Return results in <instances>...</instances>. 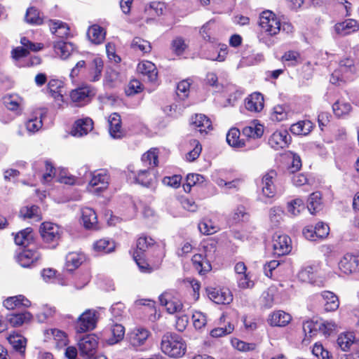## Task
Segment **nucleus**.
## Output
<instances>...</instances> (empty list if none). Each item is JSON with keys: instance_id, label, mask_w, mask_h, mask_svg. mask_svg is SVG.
<instances>
[{"instance_id": "nucleus-37", "label": "nucleus", "mask_w": 359, "mask_h": 359, "mask_svg": "<svg viewBox=\"0 0 359 359\" xmlns=\"http://www.w3.org/2000/svg\"><path fill=\"white\" fill-rule=\"evenodd\" d=\"M321 194L320 192L312 193L309 199L307 208L311 214L314 215L321 208Z\"/></svg>"}, {"instance_id": "nucleus-61", "label": "nucleus", "mask_w": 359, "mask_h": 359, "mask_svg": "<svg viewBox=\"0 0 359 359\" xmlns=\"http://www.w3.org/2000/svg\"><path fill=\"white\" fill-rule=\"evenodd\" d=\"M234 326L229 323L224 327H217L211 330L210 335L212 337H221L233 332Z\"/></svg>"}, {"instance_id": "nucleus-19", "label": "nucleus", "mask_w": 359, "mask_h": 359, "mask_svg": "<svg viewBox=\"0 0 359 359\" xmlns=\"http://www.w3.org/2000/svg\"><path fill=\"white\" fill-rule=\"evenodd\" d=\"M109 134L114 139L121 138L124 132L121 128V116L117 113H113L109 118Z\"/></svg>"}, {"instance_id": "nucleus-2", "label": "nucleus", "mask_w": 359, "mask_h": 359, "mask_svg": "<svg viewBox=\"0 0 359 359\" xmlns=\"http://www.w3.org/2000/svg\"><path fill=\"white\" fill-rule=\"evenodd\" d=\"M259 26L262 30L269 36L276 35L280 32V20L269 11L262 13L259 17Z\"/></svg>"}, {"instance_id": "nucleus-14", "label": "nucleus", "mask_w": 359, "mask_h": 359, "mask_svg": "<svg viewBox=\"0 0 359 359\" xmlns=\"http://www.w3.org/2000/svg\"><path fill=\"white\" fill-rule=\"evenodd\" d=\"M150 335L149 331L142 327L134 328L129 333V341L133 347L143 345Z\"/></svg>"}, {"instance_id": "nucleus-13", "label": "nucleus", "mask_w": 359, "mask_h": 359, "mask_svg": "<svg viewBox=\"0 0 359 359\" xmlns=\"http://www.w3.org/2000/svg\"><path fill=\"white\" fill-rule=\"evenodd\" d=\"M209 298L218 304H229L233 301L231 291L226 288H213L208 292Z\"/></svg>"}, {"instance_id": "nucleus-41", "label": "nucleus", "mask_w": 359, "mask_h": 359, "mask_svg": "<svg viewBox=\"0 0 359 359\" xmlns=\"http://www.w3.org/2000/svg\"><path fill=\"white\" fill-rule=\"evenodd\" d=\"M264 133L263 126L261 124H251L243 129V134L247 137L259 138L261 137Z\"/></svg>"}, {"instance_id": "nucleus-55", "label": "nucleus", "mask_w": 359, "mask_h": 359, "mask_svg": "<svg viewBox=\"0 0 359 359\" xmlns=\"http://www.w3.org/2000/svg\"><path fill=\"white\" fill-rule=\"evenodd\" d=\"M38 165H43L46 167V172L43 175V181L44 182L50 181V178H52L53 175L55 174L54 168L52 164L48 161H41L35 162L33 164V168L36 170Z\"/></svg>"}, {"instance_id": "nucleus-58", "label": "nucleus", "mask_w": 359, "mask_h": 359, "mask_svg": "<svg viewBox=\"0 0 359 359\" xmlns=\"http://www.w3.org/2000/svg\"><path fill=\"white\" fill-rule=\"evenodd\" d=\"M20 43L24 48H26L28 53H29L30 51H39L43 48V45L42 43H34L25 36L20 39Z\"/></svg>"}, {"instance_id": "nucleus-30", "label": "nucleus", "mask_w": 359, "mask_h": 359, "mask_svg": "<svg viewBox=\"0 0 359 359\" xmlns=\"http://www.w3.org/2000/svg\"><path fill=\"white\" fill-rule=\"evenodd\" d=\"M313 128V123L309 120L298 121L290 126V132L295 135H306Z\"/></svg>"}, {"instance_id": "nucleus-51", "label": "nucleus", "mask_w": 359, "mask_h": 359, "mask_svg": "<svg viewBox=\"0 0 359 359\" xmlns=\"http://www.w3.org/2000/svg\"><path fill=\"white\" fill-rule=\"evenodd\" d=\"M25 20L27 23L32 25H40L42 23V19L39 16V11L34 7H30L27 10Z\"/></svg>"}, {"instance_id": "nucleus-5", "label": "nucleus", "mask_w": 359, "mask_h": 359, "mask_svg": "<svg viewBox=\"0 0 359 359\" xmlns=\"http://www.w3.org/2000/svg\"><path fill=\"white\" fill-rule=\"evenodd\" d=\"M97 311L93 309H87L77 320L76 329L77 332H85L93 330L97 323Z\"/></svg>"}, {"instance_id": "nucleus-49", "label": "nucleus", "mask_w": 359, "mask_h": 359, "mask_svg": "<svg viewBox=\"0 0 359 359\" xmlns=\"http://www.w3.org/2000/svg\"><path fill=\"white\" fill-rule=\"evenodd\" d=\"M131 48L135 50H140L144 53L151 51V46L148 41L140 37H135L131 43Z\"/></svg>"}, {"instance_id": "nucleus-27", "label": "nucleus", "mask_w": 359, "mask_h": 359, "mask_svg": "<svg viewBox=\"0 0 359 359\" xmlns=\"http://www.w3.org/2000/svg\"><path fill=\"white\" fill-rule=\"evenodd\" d=\"M49 27L51 32L60 38L67 37L69 34L68 25L60 20H50Z\"/></svg>"}, {"instance_id": "nucleus-1", "label": "nucleus", "mask_w": 359, "mask_h": 359, "mask_svg": "<svg viewBox=\"0 0 359 359\" xmlns=\"http://www.w3.org/2000/svg\"><path fill=\"white\" fill-rule=\"evenodd\" d=\"M161 349L170 357L181 358L186 353L187 344L184 340L178 334L167 332L162 337Z\"/></svg>"}, {"instance_id": "nucleus-29", "label": "nucleus", "mask_w": 359, "mask_h": 359, "mask_svg": "<svg viewBox=\"0 0 359 359\" xmlns=\"http://www.w3.org/2000/svg\"><path fill=\"white\" fill-rule=\"evenodd\" d=\"M31 305V302L23 295H18L14 297H8L4 302V306L9 310H13L16 307L22 306L25 307H29Z\"/></svg>"}, {"instance_id": "nucleus-33", "label": "nucleus", "mask_w": 359, "mask_h": 359, "mask_svg": "<svg viewBox=\"0 0 359 359\" xmlns=\"http://www.w3.org/2000/svg\"><path fill=\"white\" fill-rule=\"evenodd\" d=\"M63 87V82L56 79H50L47 85L48 90L51 94V96L57 100H62Z\"/></svg>"}, {"instance_id": "nucleus-21", "label": "nucleus", "mask_w": 359, "mask_h": 359, "mask_svg": "<svg viewBox=\"0 0 359 359\" xmlns=\"http://www.w3.org/2000/svg\"><path fill=\"white\" fill-rule=\"evenodd\" d=\"M53 48L55 54L62 60H66L73 53L74 45L62 40L54 43Z\"/></svg>"}, {"instance_id": "nucleus-47", "label": "nucleus", "mask_w": 359, "mask_h": 359, "mask_svg": "<svg viewBox=\"0 0 359 359\" xmlns=\"http://www.w3.org/2000/svg\"><path fill=\"white\" fill-rule=\"evenodd\" d=\"M287 211L292 216H297L305 209L304 201L296 198L287 203Z\"/></svg>"}, {"instance_id": "nucleus-39", "label": "nucleus", "mask_w": 359, "mask_h": 359, "mask_svg": "<svg viewBox=\"0 0 359 359\" xmlns=\"http://www.w3.org/2000/svg\"><path fill=\"white\" fill-rule=\"evenodd\" d=\"M20 215L24 219H33L34 221H39L41 219L39 208L36 205H32L30 207L25 206L22 208L20 211Z\"/></svg>"}, {"instance_id": "nucleus-46", "label": "nucleus", "mask_w": 359, "mask_h": 359, "mask_svg": "<svg viewBox=\"0 0 359 359\" xmlns=\"http://www.w3.org/2000/svg\"><path fill=\"white\" fill-rule=\"evenodd\" d=\"M48 334H51L58 348H61L67 344V337L66 334L57 329H51L47 331Z\"/></svg>"}, {"instance_id": "nucleus-32", "label": "nucleus", "mask_w": 359, "mask_h": 359, "mask_svg": "<svg viewBox=\"0 0 359 359\" xmlns=\"http://www.w3.org/2000/svg\"><path fill=\"white\" fill-rule=\"evenodd\" d=\"M87 36L90 41L95 44H100L103 42L105 38V32L100 26L93 25L89 27Z\"/></svg>"}, {"instance_id": "nucleus-52", "label": "nucleus", "mask_w": 359, "mask_h": 359, "mask_svg": "<svg viewBox=\"0 0 359 359\" xmlns=\"http://www.w3.org/2000/svg\"><path fill=\"white\" fill-rule=\"evenodd\" d=\"M39 116H34L30 118L26 123V128L28 131L35 133L38 131L43 126L42 123V113L39 112Z\"/></svg>"}, {"instance_id": "nucleus-64", "label": "nucleus", "mask_w": 359, "mask_h": 359, "mask_svg": "<svg viewBox=\"0 0 359 359\" xmlns=\"http://www.w3.org/2000/svg\"><path fill=\"white\" fill-rule=\"evenodd\" d=\"M330 228L327 224L323 222H318L314 227V233L316 236L320 238L327 237L329 234Z\"/></svg>"}, {"instance_id": "nucleus-23", "label": "nucleus", "mask_w": 359, "mask_h": 359, "mask_svg": "<svg viewBox=\"0 0 359 359\" xmlns=\"http://www.w3.org/2000/svg\"><path fill=\"white\" fill-rule=\"evenodd\" d=\"M81 219L83 226L88 229H96L97 224V215L93 209L83 208L81 209Z\"/></svg>"}, {"instance_id": "nucleus-56", "label": "nucleus", "mask_w": 359, "mask_h": 359, "mask_svg": "<svg viewBox=\"0 0 359 359\" xmlns=\"http://www.w3.org/2000/svg\"><path fill=\"white\" fill-rule=\"evenodd\" d=\"M282 60L287 65L295 66L300 63V54L294 50H289L282 56Z\"/></svg>"}, {"instance_id": "nucleus-6", "label": "nucleus", "mask_w": 359, "mask_h": 359, "mask_svg": "<svg viewBox=\"0 0 359 359\" xmlns=\"http://www.w3.org/2000/svg\"><path fill=\"white\" fill-rule=\"evenodd\" d=\"M84 79L90 82L98 81L102 76L104 67V62L99 57H94L91 61L86 63Z\"/></svg>"}, {"instance_id": "nucleus-43", "label": "nucleus", "mask_w": 359, "mask_h": 359, "mask_svg": "<svg viewBox=\"0 0 359 359\" xmlns=\"http://www.w3.org/2000/svg\"><path fill=\"white\" fill-rule=\"evenodd\" d=\"M150 172L149 168L140 170L137 174L135 175V182L144 187L150 186L153 180Z\"/></svg>"}, {"instance_id": "nucleus-18", "label": "nucleus", "mask_w": 359, "mask_h": 359, "mask_svg": "<svg viewBox=\"0 0 359 359\" xmlns=\"http://www.w3.org/2000/svg\"><path fill=\"white\" fill-rule=\"evenodd\" d=\"M109 176L106 174L105 171H101L98 173H94L90 182L89 185L94 188V190H91L93 192H101L104 189H107L108 186Z\"/></svg>"}, {"instance_id": "nucleus-36", "label": "nucleus", "mask_w": 359, "mask_h": 359, "mask_svg": "<svg viewBox=\"0 0 359 359\" xmlns=\"http://www.w3.org/2000/svg\"><path fill=\"white\" fill-rule=\"evenodd\" d=\"M22 102V99L18 95H7L3 97L4 105L10 111H18Z\"/></svg>"}, {"instance_id": "nucleus-28", "label": "nucleus", "mask_w": 359, "mask_h": 359, "mask_svg": "<svg viewBox=\"0 0 359 359\" xmlns=\"http://www.w3.org/2000/svg\"><path fill=\"white\" fill-rule=\"evenodd\" d=\"M191 125L196 129L198 128L201 133H206V130L212 127L211 121L204 114H196L193 116Z\"/></svg>"}, {"instance_id": "nucleus-44", "label": "nucleus", "mask_w": 359, "mask_h": 359, "mask_svg": "<svg viewBox=\"0 0 359 359\" xmlns=\"http://www.w3.org/2000/svg\"><path fill=\"white\" fill-rule=\"evenodd\" d=\"M112 337L108 339V344H115L121 341L125 335V328L121 324H115L111 327Z\"/></svg>"}, {"instance_id": "nucleus-26", "label": "nucleus", "mask_w": 359, "mask_h": 359, "mask_svg": "<svg viewBox=\"0 0 359 359\" xmlns=\"http://www.w3.org/2000/svg\"><path fill=\"white\" fill-rule=\"evenodd\" d=\"M320 296L325 302L324 309L326 311H334L339 308V299L332 292L323 291Z\"/></svg>"}, {"instance_id": "nucleus-3", "label": "nucleus", "mask_w": 359, "mask_h": 359, "mask_svg": "<svg viewBox=\"0 0 359 359\" xmlns=\"http://www.w3.org/2000/svg\"><path fill=\"white\" fill-rule=\"evenodd\" d=\"M62 233V229L57 224L52 222H43L40 227V233L43 241L45 243H51L53 247L58 243Z\"/></svg>"}, {"instance_id": "nucleus-40", "label": "nucleus", "mask_w": 359, "mask_h": 359, "mask_svg": "<svg viewBox=\"0 0 359 359\" xmlns=\"http://www.w3.org/2000/svg\"><path fill=\"white\" fill-rule=\"evenodd\" d=\"M32 232V229L31 228H26L19 231L14 237L15 244L18 245H27L33 238Z\"/></svg>"}, {"instance_id": "nucleus-50", "label": "nucleus", "mask_w": 359, "mask_h": 359, "mask_svg": "<svg viewBox=\"0 0 359 359\" xmlns=\"http://www.w3.org/2000/svg\"><path fill=\"white\" fill-rule=\"evenodd\" d=\"M352 107L351 105L348 102L337 101L332 105V109L334 114L338 116H344L348 114Z\"/></svg>"}, {"instance_id": "nucleus-35", "label": "nucleus", "mask_w": 359, "mask_h": 359, "mask_svg": "<svg viewBox=\"0 0 359 359\" xmlns=\"http://www.w3.org/2000/svg\"><path fill=\"white\" fill-rule=\"evenodd\" d=\"M8 340L13 348L22 356L25 351L27 339L21 334H12L8 336Z\"/></svg>"}, {"instance_id": "nucleus-34", "label": "nucleus", "mask_w": 359, "mask_h": 359, "mask_svg": "<svg viewBox=\"0 0 359 359\" xmlns=\"http://www.w3.org/2000/svg\"><path fill=\"white\" fill-rule=\"evenodd\" d=\"M158 151L156 148H152L142 155L141 161L144 166L151 170V168L158 165Z\"/></svg>"}, {"instance_id": "nucleus-7", "label": "nucleus", "mask_w": 359, "mask_h": 359, "mask_svg": "<svg viewBox=\"0 0 359 359\" xmlns=\"http://www.w3.org/2000/svg\"><path fill=\"white\" fill-rule=\"evenodd\" d=\"M95 95L93 88L90 86H84L72 90L70 93V98L76 106H83L88 103Z\"/></svg>"}, {"instance_id": "nucleus-25", "label": "nucleus", "mask_w": 359, "mask_h": 359, "mask_svg": "<svg viewBox=\"0 0 359 359\" xmlns=\"http://www.w3.org/2000/svg\"><path fill=\"white\" fill-rule=\"evenodd\" d=\"M85 260V255L79 252H69L66 256L67 270L72 272L79 268Z\"/></svg>"}, {"instance_id": "nucleus-11", "label": "nucleus", "mask_w": 359, "mask_h": 359, "mask_svg": "<svg viewBox=\"0 0 359 359\" xmlns=\"http://www.w3.org/2000/svg\"><path fill=\"white\" fill-rule=\"evenodd\" d=\"M273 248L275 254L278 255L289 253L292 249L290 238L287 235L276 233L273 238Z\"/></svg>"}, {"instance_id": "nucleus-22", "label": "nucleus", "mask_w": 359, "mask_h": 359, "mask_svg": "<svg viewBox=\"0 0 359 359\" xmlns=\"http://www.w3.org/2000/svg\"><path fill=\"white\" fill-rule=\"evenodd\" d=\"M292 320L291 316L283 311H277L272 313L268 319L271 326L284 327Z\"/></svg>"}, {"instance_id": "nucleus-31", "label": "nucleus", "mask_w": 359, "mask_h": 359, "mask_svg": "<svg viewBox=\"0 0 359 359\" xmlns=\"http://www.w3.org/2000/svg\"><path fill=\"white\" fill-rule=\"evenodd\" d=\"M8 320L13 327H20L25 323L30 322L32 319V315L25 311L20 313H13L7 316Z\"/></svg>"}, {"instance_id": "nucleus-42", "label": "nucleus", "mask_w": 359, "mask_h": 359, "mask_svg": "<svg viewBox=\"0 0 359 359\" xmlns=\"http://www.w3.org/2000/svg\"><path fill=\"white\" fill-rule=\"evenodd\" d=\"M155 245L154 241L147 236H140L137 241L136 249L133 254H142L144 255L146 250Z\"/></svg>"}, {"instance_id": "nucleus-17", "label": "nucleus", "mask_w": 359, "mask_h": 359, "mask_svg": "<svg viewBox=\"0 0 359 359\" xmlns=\"http://www.w3.org/2000/svg\"><path fill=\"white\" fill-rule=\"evenodd\" d=\"M93 128V120L90 118H84L77 120L71 132L72 135L75 137H81L87 135Z\"/></svg>"}, {"instance_id": "nucleus-48", "label": "nucleus", "mask_w": 359, "mask_h": 359, "mask_svg": "<svg viewBox=\"0 0 359 359\" xmlns=\"http://www.w3.org/2000/svg\"><path fill=\"white\" fill-rule=\"evenodd\" d=\"M354 341V337L352 333L341 334L338 337L337 344L343 351L349 350Z\"/></svg>"}, {"instance_id": "nucleus-16", "label": "nucleus", "mask_w": 359, "mask_h": 359, "mask_svg": "<svg viewBox=\"0 0 359 359\" xmlns=\"http://www.w3.org/2000/svg\"><path fill=\"white\" fill-rule=\"evenodd\" d=\"M290 137L287 131H276L269 139V144L275 150L287 147Z\"/></svg>"}, {"instance_id": "nucleus-59", "label": "nucleus", "mask_w": 359, "mask_h": 359, "mask_svg": "<svg viewBox=\"0 0 359 359\" xmlns=\"http://www.w3.org/2000/svg\"><path fill=\"white\" fill-rule=\"evenodd\" d=\"M192 320L194 327L197 330L202 329L207 323L205 314L200 311H195L192 314Z\"/></svg>"}, {"instance_id": "nucleus-60", "label": "nucleus", "mask_w": 359, "mask_h": 359, "mask_svg": "<svg viewBox=\"0 0 359 359\" xmlns=\"http://www.w3.org/2000/svg\"><path fill=\"white\" fill-rule=\"evenodd\" d=\"M133 258L142 272L150 273L151 271L149 264L144 259V255L140 253L133 254Z\"/></svg>"}, {"instance_id": "nucleus-15", "label": "nucleus", "mask_w": 359, "mask_h": 359, "mask_svg": "<svg viewBox=\"0 0 359 359\" xmlns=\"http://www.w3.org/2000/svg\"><path fill=\"white\" fill-rule=\"evenodd\" d=\"M40 257L41 255L38 251L24 249L18 255L17 260L22 267L26 268L34 265V264L36 262Z\"/></svg>"}, {"instance_id": "nucleus-4", "label": "nucleus", "mask_w": 359, "mask_h": 359, "mask_svg": "<svg viewBox=\"0 0 359 359\" xmlns=\"http://www.w3.org/2000/svg\"><path fill=\"white\" fill-rule=\"evenodd\" d=\"M98 339L95 334H87L79 343L80 355L85 359L94 358L97 348Z\"/></svg>"}, {"instance_id": "nucleus-38", "label": "nucleus", "mask_w": 359, "mask_h": 359, "mask_svg": "<svg viewBox=\"0 0 359 359\" xmlns=\"http://www.w3.org/2000/svg\"><path fill=\"white\" fill-rule=\"evenodd\" d=\"M240 131L237 128H231L229 130L226 135V142L228 144L236 148H241L245 146L243 140H240Z\"/></svg>"}, {"instance_id": "nucleus-10", "label": "nucleus", "mask_w": 359, "mask_h": 359, "mask_svg": "<svg viewBox=\"0 0 359 359\" xmlns=\"http://www.w3.org/2000/svg\"><path fill=\"white\" fill-rule=\"evenodd\" d=\"M277 173L275 170H271L264 174L262 179V191L264 196L272 198L276 194V189L274 184L275 179Z\"/></svg>"}, {"instance_id": "nucleus-53", "label": "nucleus", "mask_w": 359, "mask_h": 359, "mask_svg": "<svg viewBox=\"0 0 359 359\" xmlns=\"http://www.w3.org/2000/svg\"><path fill=\"white\" fill-rule=\"evenodd\" d=\"M288 111L287 107L283 105H276L273 107L271 119L282 121L287 118Z\"/></svg>"}, {"instance_id": "nucleus-54", "label": "nucleus", "mask_w": 359, "mask_h": 359, "mask_svg": "<svg viewBox=\"0 0 359 359\" xmlns=\"http://www.w3.org/2000/svg\"><path fill=\"white\" fill-rule=\"evenodd\" d=\"M315 269L313 266H308L302 269L298 273L299 279L302 282H312L315 278Z\"/></svg>"}, {"instance_id": "nucleus-9", "label": "nucleus", "mask_w": 359, "mask_h": 359, "mask_svg": "<svg viewBox=\"0 0 359 359\" xmlns=\"http://www.w3.org/2000/svg\"><path fill=\"white\" fill-rule=\"evenodd\" d=\"M137 72L142 74L143 79L155 83L158 79V72L155 65L150 61H142L137 65Z\"/></svg>"}, {"instance_id": "nucleus-57", "label": "nucleus", "mask_w": 359, "mask_h": 359, "mask_svg": "<svg viewBox=\"0 0 359 359\" xmlns=\"http://www.w3.org/2000/svg\"><path fill=\"white\" fill-rule=\"evenodd\" d=\"M249 219V214L246 212L245 208L243 205L238 206L234 211L232 220L234 223L245 222Z\"/></svg>"}, {"instance_id": "nucleus-12", "label": "nucleus", "mask_w": 359, "mask_h": 359, "mask_svg": "<svg viewBox=\"0 0 359 359\" xmlns=\"http://www.w3.org/2000/svg\"><path fill=\"white\" fill-rule=\"evenodd\" d=\"M159 301L161 305L165 306L168 313H175L180 312L182 310L183 304L182 302L175 297H172L170 293L165 292L159 297Z\"/></svg>"}, {"instance_id": "nucleus-45", "label": "nucleus", "mask_w": 359, "mask_h": 359, "mask_svg": "<svg viewBox=\"0 0 359 359\" xmlns=\"http://www.w3.org/2000/svg\"><path fill=\"white\" fill-rule=\"evenodd\" d=\"M93 248L97 252L109 253L114 250L115 244L110 240L100 239L94 243Z\"/></svg>"}, {"instance_id": "nucleus-20", "label": "nucleus", "mask_w": 359, "mask_h": 359, "mask_svg": "<svg viewBox=\"0 0 359 359\" xmlns=\"http://www.w3.org/2000/svg\"><path fill=\"white\" fill-rule=\"evenodd\" d=\"M264 107V97L259 93H254L245 99V108L250 111L259 112Z\"/></svg>"}, {"instance_id": "nucleus-24", "label": "nucleus", "mask_w": 359, "mask_h": 359, "mask_svg": "<svg viewBox=\"0 0 359 359\" xmlns=\"http://www.w3.org/2000/svg\"><path fill=\"white\" fill-rule=\"evenodd\" d=\"M359 25L356 20L348 19L335 25V31L341 36H346L358 29Z\"/></svg>"}, {"instance_id": "nucleus-8", "label": "nucleus", "mask_w": 359, "mask_h": 359, "mask_svg": "<svg viewBox=\"0 0 359 359\" xmlns=\"http://www.w3.org/2000/svg\"><path fill=\"white\" fill-rule=\"evenodd\" d=\"M339 271L346 274H351L359 269V255L346 254L339 262Z\"/></svg>"}, {"instance_id": "nucleus-62", "label": "nucleus", "mask_w": 359, "mask_h": 359, "mask_svg": "<svg viewBox=\"0 0 359 359\" xmlns=\"http://www.w3.org/2000/svg\"><path fill=\"white\" fill-rule=\"evenodd\" d=\"M303 330L306 337H311L316 334L318 330V324L313 321H306L303 324Z\"/></svg>"}, {"instance_id": "nucleus-63", "label": "nucleus", "mask_w": 359, "mask_h": 359, "mask_svg": "<svg viewBox=\"0 0 359 359\" xmlns=\"http://www.w3.org/2000/svg\"><path fill=\"white\" fill-rule=\"evenodd\" d=\"M283 210L280 207H273L269 211V217L273 225L277 226L282 219Z\"/></svg>"}]
</instances>
